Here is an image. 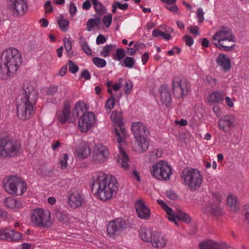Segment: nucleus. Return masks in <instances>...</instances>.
Instances as JSON below:
<instances>
[{
	"label": "nucleus",
	"mask_w": 249,
	"mask_h": 249,
	"mask_svg": "<svg viewBox=\"0 0 249 249\" xmlns=\"http://www.w3.org/2000/svg\"><path fill=\"white\" fill-rule=\"evenodd\" d=\"M38 98V93L30 84L23 85L17 104L18 117L22 120L31 118L35 113V107Z\"/></svg>",
	"instance_id": "nucleus-1"
},
{
	"label": "nucleus",
	"mask_w": 249,
	"mask_h": 249,
	"mask_svg": "<svg viewBox=\"0 0 249 249\" xmlns=\"http://www.w3.org/2000/svg\"><path fill=\"white\" fill-rule=\"evenodd\" d=\"M93 179V185H98L96 194L100 199L107 201L116 195L118 188L117 180L114 177L98 171L94 173Z\"/></svg>",
	"instance_id": "nucleus-2"
},
{
	"label": "nucleus",
	"mask_w": 249,
	"mask_h": 249,
	"mask_svg": "<svg viewBox=\"0 0 249 249\" xmlns=\"http://www.w3.org/2000/svg\"><path fill=\"white\" fill-rule=\"evenodd\" d=\"M110 118L112 122L119 128L120 130V132H119L116 127L115 128V136L118 143V148L119 151V154L117 157V162L122 168L124 170H127L129 168L128 162L129 161V159L123 148L124 146L126 145L125 139L126 132L123 126L122 114L116 111H113L111 113Z\"/></svg>",
	"instance_id": "nucleus-3"
},
{
	"label": "nucleus",
	"mask_w": 249,
	"mask_h": 249,
	"mask_svg": "<svg viewBox=\"0 0 249 249\" xmlns=\"http://www.w3.org/2000/svg\"><path fill=\"white\" fill-rule=\"evenodd\" d=\"M22 61L21 53L17 49L11 48L2 54V62L0 65V73L6 79L16 73Z\"/></svg>",
	"instance_id": "nucleus-4"
},
{
	"label": "nucleus",
	"mask_w": 249,
	"mask_h": 249,
	"mask_svg": "<svg viewBox=\"0 0 249 249\" xmlns=\"http://www.w3.org/2000/svg\"><path fill=\"white\" fill-rule=\"evenodd\" d=\"M212 41L214 45L221 50L230 51L235 46L234 44L228 45L230 42H235V37L231 30L222 28L217 32L213 36Z\"/></svg>",
	"instance_id": "nucleus-5"
},
{
	"label": "nucleus",
	"mask_w": 249,
	"mask_h": 249,
	"mask_svg": "<svg viewBox=\"0 0 249 249\" xmlns=\"http://www.w3.org/2000/svg\"><path fill=\"white\" fill-rule=\"evenodd\" d=\"M181 178L183 184L187 186L191 191L198 190L203 181V177L200 171L192 168L183 170Z\"/></svg>",
	"instance_id": "nucleus-6"
},
{
	"label": "nucleus",
	"mask_w": 249,
	"mask_h": 249,
	"mask_svg": "<svg viewBox=\"0 0 249 249\" xmlns=\"http://www.w3.org/2000/svg\"><path fill=\"white\" fill-rule=\"evenodd\" d=\"M3 187L8 193L16 196L22 195L27 190L25 182L15 176L6 178L3 180Z\"/></svg>",
	"instance_id": "nucleus-7"
},
{
	"label": "nucleus",
	"mask_w": 249,
	"mask_h": 249,
	"mask_svg": "<svg viewBox=\"0 0 249 249\" xmlns=\"http://www.w3.org/2000/svg\"><path fill=\"white\" fill-rule=\"evenodd\" d=\"M31 221L36 226L49 228L53 225L51 213L42 208L33 210L31 213Z\"/></svg>",
	"instance_id": "nucleus-8"
},
{
	"label": "nucleus",
	"mask_w": 249,
	"mask_h": 249,
	"mask_svg": "<svg viewBox=\"0 0 249 249\" xmlns=\"http://www.w3.org/2000/svg\"><path fill=\"white\" fill-rule=\"evenodd\" d=\"M157 202L166 212L168 219L170 221L173 222L176 225L178 226V225L177 219L182 220L187 223L191 222V218L190 216L180 209H177L176 211L174 212L163 200L158 199L157 200Z\"/></svg>",
	"instance_id": "nucleus-9"
},
{
	"label": "nucleus",
	"mask_w": 249,
	"mask_h": 249,
	"mask_svg": "<svg viewBox=\"0 0 249 249\" xmlns=\"http://www.w3.org/2000/svg\"><path fill=\"white\" fill-rule=\"evenodd\" d=\"M172 174V168L167 162L160 160L154 163L151 169V174L155 178L166 181Z\"/></svg>",
	"instance_id": "nucleus-10"
},
{
	"label": "nucleus",
	"mask_w": 249,
	"mask_h": 249,
	"mask_svg": "<svg viewBox=\"0 0 249 249\" xmlns=\"http://www.w3.org/2000/svg\"><path fill=\"white\" fill-rule=\"evenodd\" d=\"M19 148L18 142L0 139V155L2 157L14 156L18 152Z\"/></svg>",
	"instance_id": "nucleus-11"
},
{
	"label": "nucleus",
	"mask_w": 249,
	"mask_h": 249,
	"mask_svg": "<svg viewBox=\"0 0 249 249\" xmlns=\"http://www.w3.org/2000/svg\"><path fill=\"white\" fill-rule=\"evenodd\" d=\"M7 4L9 10L16 16H23L28 10L25 0H8Z\"/></svg>",
	"instance_id": "nucleus-12"
},
{
	"label": "nucleus",
	"mask_w": 249,
	"mask_h": 249,
	"mask_svg": "<svg viewBox=\"0 0 249 249\" xmlns=\"http://www.w3.org/2000/svg\"><path fill=\"white\" fill-rule=\"evenodd\" d=\"M67 198L69 205L73 209L81 206L84 201L81 192L76 188H72L68 192Z\"/></svg>",
	"instance_id": "nucleus-13"
},
{
	"label": "nucleus",
	"mask_w": 249,
	"mask_h": 249,
	"mask_svg": "<svg viewBox=\"0 0 249 249\" xmlns=\"http://www.w3.org/2000/svg\"><path fill=\"white\" fill-rule=\"evenodd\" d=\"M218 126L224 133H229L236 125V120L232 115H225L219 117Z\"/></svg>",
	"instance_id": "nucleus-14"
},
{
	"label": "nucleus",
	"mask_w": 249,
	"mask_h": 249,
	"mask_svg": "<svg viewBox=\"0 0 249 249\" xmlns=\"http://www.w3.org/2000/svg\"><path fill=\"white\" fill-rule=\"evenodd\" d=\"M108 155L109 151L106 146L102 144H98L94 147L92 159L95 163H100L106 161Z\"/></svg>",
	"instance_id": "nucleus-15"
},
{
	"label": "nucleus",
	"mask_w": 249,
	"mask_h": 249,
	"mask_svg": "<svg viewBox=\"0 0 249 249\" xmlns=\"http://www.w3.org/2000/svg\"><path fill=\"white\" fill-rule=\"evenodd\" d=\"M95 115L92 112H87L82 114L78 121L80 130L83 132H88L95 123Z\"/></svg>",
	"instance_id": "nucleus-16"
},
{
	"label": "nucleus",
	"mask_w": 249,
	"mask_h": 249,
	"mask_svg": "<svg viewBox=\"0 0 249 249\" xmlns=\"http://www.w3.org/2000/svg\"><path fill=\"white\" fill-rule=\"evenodd\" d=\"M124 229V222L119 218L110 221L107 228V234L110 237L118 235Z\"/></svg>",
	"instance_id": "nucleus-17"
},
{
	"label": "nucleus",
	"mask_w": 249,
	"mask_h": 249,
	"mask_svg": "<svg viewBox=\"0 0 249 249\" xmlns=\"http://www.w3.org/2000/svg\"><path fill=\"white\" fill-rule=\"evenodd\" d=\"M157 99L161 102L162 106L168 107L171 103L172 98L169 89L166 85H161L157 95Z\"/></svg>",
	"instance_id": "nucleus-18"
},
{
	"label": "nucleus",
	"mask_w": 249,
	"mask_h": 249,
	"mask_svg": "<svg viewBox=\"0 0 249 249\" xmlns=\"http://www.w3.org/2000/svg\"><path fill=\"white\" fill-rule=\"evenodd\" d=\"M136 212L139 218L147 220L150 218L151 212L146 206L145 202L142 199H138L135 204Z\"/></svg>",
	"instance_id": "nucleus-19"
},
{
	"label": "nucleus",
	"mask_w": 249,
	"mask_h": 249,
	"mask_svg": "<svg viewBox=\"0 0 249 249\" xmlns=\"http://www.w3.org/2000/svg\"><path fill=\"white\" fill-rule=\"evenodd\" d=\"M22 238L21 234L14 231L8 228L0 229V240L7 241H18Z\"/></svg>",
	"instance_id": "nucleus-20"
},
{
	"label": "nucleus",
	"mask_w": 249,
	"mask_h": 249,
	"mask_svg": "<svg viewBox=\"0 0 249 249\" xmlns=\"http://www.w3.org/2000/svg\"><path fill=\"white\" fill-rule=\"evenodd\" d=\"M167 239L162 233L156 232L153 234V237L151 240V244L153 247L161 249L164 248L167 244Z\"/></svg>",
	"instance_id": "nucleus-21"
},
{
	"label": "nucleus",
	"mask_w": 249,
	"mask_h": 249,
	"mask_svg": "<svg viewBox=\"0 0 249 249\" xmlns=\"http://www.w3.org/2000/svg\"><path fill=\"white\" fill-rule=\"evenodd\" d=\"M131 129L135 138L146 136L149 134V131L146 127L142 123L140 122L133 123Z\"/></svg>",
	"instance_id": "nucleus-22"
},
{
	"label": "nucleus",
	"mask_w": 249,
	"mask_h": 249,
	"mask_svg": "<svg viewBox=\"0 0 249 249\" xmlns=\"http://www.w3.org/2000/svg\"><path fill=\"white\" fill-rule=\"evenodd\" d=\"M199 248L200 249H233L225 244H220L211 240L201 242Z\"/></svg>",
	"instance_id": "nucleus-23"
},
{
	"label": "nucleus",
	"mask_w": 249,
	"mask_h": 249,
	"mask_svg": "<svg viewBox=\"0 0 249 249\" xmlns=\"http://www.w3.org/2000/svg\"><path fill=\"white\" fill-rule=\"evenodd\" d=\"M185 86L182 84L181 80L178 77H174L172 81V90L178 98L182 97L185 93Z\"/></svg>",
	"instance_id": "nucleus-24"
},
{
	"label": "nucleus",
	"mask_w": 249,
	"mask_h": 249,
	"mask_svg": "<svg viewBox=\"0 0 249 249\" xmlns=\"http://www.w3.org/2000/svg\"><path fill=\"white\" fill-rule=\"evenodd\" d=\"M71 107L69 103H65L61 111H58L56 113L58 121L61 124L68 122L70 119Z\"/></svg>",
	"instance_id": "nucleus-25"
},
{
	"label": "nucleus",
	"mask_w": 249,
	"mask_h": 249,
	"mask_svg": "<svg viewBox=\"0 0 249 249\" xmlns=\"http://www.w3.org/2000/svg\"><path fill=\"white\" fill-rule=\"evenodd\" d=\"M75 153L79 158L86 159L90 155V150L88 143L81 142L76 147Z\"/></svg>",
	"instance_id": "nucleus-26"
},
{
	"label": "nucleus",
	"mask_w": 249,
	"mask_h": 249,
	"mask_svg": "<svg viewBox=\"0 0 249 249\" xmlns=\"http://www.w3.org/2000/svg\"><path fill=\"white\" fill-rule=\"evenodd\" d=\"M225 94L224 91L215 90L209 95L208 101L211 104H221L224 100Z\"/></svg>",
	"instance_id": "nucleus-27"
},
{
	"label": "nucleus",
	"mask_w": 249,
	"mask_h": 249,
	"mask_svg": "<svg viewBox=\"0 0 249 249\" xmlns=\"http://www.w3.org/2000/svg\"><path fill=\"white\" fill-rule=\"evenodd\" d=\"M215 61L218 66L225 71H230L231 67V61L229 58L225 54L221 53L216 58Z\"/></svg>",
	"instance_id": "nucleus-28"
},
{
	"label": "nucleus",
	"mask_w": 249,
	"mask_h": 249,
	"mask_svg": "<svg viewBox=\"0 0 249 249\" xmlns=\"http://www.w3.org/2000/svg\"><path fill=\"white\" fill-rule=\"evenodd\" d=\"M204 213L209 215L218 216L222 214V212L219 206L215 204H209L203 209Z\"/></svg>",
	"instance_id": "nucleus-29"
},
{
	"label": "nucleus",
	"mask_w": 249,
	"mask_h": 249,
	"mask_svg": "<svg viewBox=\"0 0 249 249\" xmlns=\"http://www.w3.org/2000/svg\"><path fill=\"white\" fill-rule=\"evenodd\" d=\"M155 231L151 229L142 227L139 231V236L141 239L146 242H150L153 237V234Z\"/></svg>",
	"instance_id": "nucleus-30"
},
{
	"label": "nucleus",
	"mask_w": 249,
	"mask_h": 249,
	"mask_svg": "<svg viewBox=\"0 0 249 249\" xmlns=\"http://www.w3.org/2000/svg\"><path fill=\"white\" fill-rule=\"evenodd\" d=\"M135 139L137 143L136 151L139 152H142L147 150L149 146V141L145 136Z\"/></svg>",
	"instance_id": "nucleus-31"
},
{
	"label": "nucleus",
	"mask_w": 249,
	"mask_h": 249,
	"mask_svg": "<svg viewBox=\"0 0 249 249\" xmlns=\"http://www.w3.org/2000/svg\"><path fill=\"white\" fill-rule=\"evenodd\" d=\"M89 108L86 104L82 101H79L75 105L73 109V113L76 116H79L81 114H84L88 110Z\"/></svg>",
	"instance_id": "nucleus-32"
},
{
	"label": "nucleus",
	"mask_w": 249,
	"mask_h": 249,
	"mask_svg": "<svg viewBox=\"0 0 249 249\" xmlns=\"http://www.w3.org/2000/svg\"><path fill=\"white\" fill-rule=\"evenodd\" d=\"M79 39L82 50L87 55H91L92 54V50L88 44L86 38L83 36H80Z\"/></svg>",
	"instance_id": "nucleus-33"
},
{
	"label": "nucleus",
	"mask_w": 249,
	"mask_h": 249,
	"mask_svg": "<svg viewBox=\"0 0 249 249\" xmlns=\"http://www.w3.org/2000/svg\"><path fill=\"white\" fill-rule=\"evenodd\" d=\"M94 9L98 15H102L106 12V9L98 0H91Z\"/></svg>",
	"instance_id": "nucleus-34"
},
{
	"label": "nucleus",
	"mask_w": 249,
	"mask_h": 249,
	"mask_svg": "<svg viewBox=\"0 0 249 249\" xmlns=\"http://www.w3.org/2000/svg\"><path fill=\"white\" fill-rule=\"evenodd\" d=\"M120 64L122 66L132 69L133 68L134 65L135 64V60L133 57L130 56H126L124 59L123 61Z\"/></svg>",
	"instance_id": "nucleus-35"
},
{
	"label": "nucleus",
	"mask_w": 249,
	"mask_h": 249,
	"mask_svg": "<svg viewBox=\"0 0 249 249\" xmlns=\"http://www.w3.org/2000/svg\"><path fill=\"white\" fill-rule=\"evenodd\" d=\"M125 51L122 48H118L116 52L112 55L113 59L117 61H121L124 58Z\"/></svg>",
	"instance_id": "nucleus-36"
},
{
	"label": "nucleus",
	"mask_w": 249,
	"mask_h": 249,
	"mask_svg": "<svg viewBox=\"0 0 249 249\" xmlns=\"http://www.w3.org/2000/svg\"><path fill=\"white\" fill-rule=\"evenodd\" d=\"M100 24V19L99 18H90L87 22L86 30L89 32H90L95 26Z\"/></svg>",
	"instance_id": "nucleus-37"
},
{
	"label": "nucleus",
	"mask_w": 249,
	"mask_h": 249,
	"mask_svg": "<svg viewBox=\"0 0 249 249\" xmlns=\"http://www.w3.org/2000/svg\"><path fill=\"white\" fill-rule=\"evenodd\" d=\"M4 203L6 207L11 209L16 208L18 205L17 200L12 197L6 198Z\"/></svg>",
	"instance_id": "nucleus-38"
},
{
	"label": "nucleus",
	"mask_w": 249,
	"mask_h": 249,
	"mask_svg": "<svg viewBox=\"0 0 249 249\" xmlns=\"http://www.w3.org/2000/svg\"><path fill=\"white\" fill-rule=\"evenodd\" d=\"M57 22L59 26L62 31H66L67 30V27L69 25L70 22L67 19H64L62 15L57 20Z\"/></svg>",
	"instance_id": "nucleus-39"
},
{
	"label": "nucleus",
	"mask_w": 249,
	"mask_h": 249,
	"mask_svg": "<svg viewBox=\"0 0 249 249\" xmlns=\"http://www.w3.org/2000/svg\"><path fill=\"white\" fill-rule=\"evenodd\" d=\"M115 47V45L111 44L105 45L103 47L102 51L100 52V55L104 57L108 56Z\"/></svg>",
	"instance_id": "nucleus-40"
},
{
	"label": "nucleus",
	"mask_w": 249,
	"mask_h": 249,
	"mask_svg": "<svg viewBox=\"0 0 249 249\" xmlns=\"http://www.w3.org/2000/svg\"><path fill=\"white\" fill-rule=\"evenodd\" d=\"M69 156L66 153L62 154L59 159L60 167L62 169H65L68 166V160Z\"/></svg>",
	"instance_id": "nucleus-41"
},
{
	"label": "nucleus",
	"mask_w": 249,
	"mask_h": 249,
	"mask_svg": "<svg viewBox=\"0 0 249 249\" xmlns=\"http://www.w3.org/2000/svg\"><path fill=\"white\" fill-rule=\"evenodd\" d=\"M237 203V198L232 195H229L227 198V204L233 210L236 209V205Z\"/></svg>",
	"instance_id": "nucleus-42"
},
{
	"label": "nucleus",
	"mask_w": 249,
	"mask_h": 249,
	"mask_svg": "<svg viewBox=\"0 0 249 249\" xmlns=\"http://www.w3.org/2000/svg\"><path fill=\"white\" fill-rule=\"evenodd\" d=\"M93 63L98 68H102L107 65V62L105 59L98 57H95L92 59Z\"/></svg>",
	"instance_id": "nucleus-43"
},
{
	"label": "nucleus",
	"mask_w": 249,
	"mask_h": 249,
	"mask_svg": "<svg viewBox=\"0 0 249 249\" xmlns=\"http://www.w3.org/2000/svg\"><path fill=\"white\" fill-rule=\"evenodd\" d=\"M115 105V99L113 97H111L108 98L106 102L105 108L107 111H110L113 109Z\"/></svg>",
	"instance_id": "nucleus-44"
},
{
	"label": "nucleus",
	"mask_w": 249,
	"mask_h": 249,
	"mask_svg": "<svg viewBox=\"0 0 249 249\" xmlns=\"http://www.w3.org/2000/svg\"><path fill=\"white\" fill-rule=\"evenodd\" d=\"M64 44L65 48L68 54L71 55L72 54V45L69 39L65 38L64 39Z\"/></svg>",
	"instance_id": "nucleus-45"
},
{
	"label": "nucleus",
	"mask_w": 249,
	"mask_h": 249,
	"mask_svg": "<svg viewBox=\"0 0 249 249\" xmlns=\"http://www.w3.org/2000/svg\"><path fill=\"white\" fill-rule=\"evenodd\" d=\"M244 224L249 226V205H246L245 206L244 209Z\"/></svg>",
	"instance_id": "nucleus-46"
},
{
	"label": "nucleus",
	"mask_w": 249,
	"mask_h": 249,
	"mask_svg": "<svg viewBox=\"0 0 249 249\" xmlns=\"http://www.w3.org/2000/svg\"><path fill=\"white\" fill-rule=\"evenodd\" d=\"M112 16L111 14L105 16L103 18V22L104 25L108 28L112 23Z\"/></svg>",
	"instance_id": "nucleus-47"
},
{
	"label": "nucleus",
	"mask_w": 249,
	"mask_h": 249,
	"mask_svg": "<svg viewBox=\"0 0 249 249\" xmlns=\"http://www.w3.org/2000/svg\"><path fill=\"white\" fill-rule=\"evenodd\" d=\"M68 65L69 71L72 73L75 74L78 71V67L75 65L72 61L69 60Z\"/></svg>",
	"instance_id": "nucleus-48"
},
{
	"label": "nucleus",
	"mask_w": 249,
	"mask_h": 249,
	"mask_svg": "<svg viewBox=\"0 0 249 249\" xmlns=\"http://www.w3.org/2000/svg\"><path fill=\"white\" fill-rule=\"evenodd\" d=\"M57 217L60 221L63 223H66L69 220L68 215L62 212H58L57 213Z\"/></svg>",
	"instance_id": "nucleus-49"
},
{
	"label": "nucleus",
	"mask_w": 249,
	"mask_h": 249,
	"mask_svg": "<svg viewBox=\"0 0 249 249\" xmlns=\"http://www.w3.org/2000/svg\"><path fill=\"white\" fill-rule=\"evenodd\" d=\"M188 29L190 33L196 36H198L199 35V28L196 25H191L188 27Z\"/></svg>",
	"instance_id": "nucleus-50"
},
{
	"label": "nucleus",
	"mask_w": 249,
	"mask_h": 249,
	"mask_svg": "<svg viewBox=\"0 0 249 249\" xmlns=\"http://www.w3.org/2000/svg\"><path fill=\"white\" fill-rule=\"evenodd\" d=\"M196 18L199 23H201L204 21V13L201 8H199L197 10Z\"/></svg>",
	"instance_id": "nucleus-51"
},
{
	"label": "nucleus",
	"mask_w": 249,
	"mask_h": 249,
	"mask_svg": "<svg viewBox=\"0 0 249 249\" xmlns=\"http://www.w3.org/2000/svg\"><path fill=\"white\" fill-rule=\"evenodd\" d=\"M133 87V82L131 81H127L125 83V89H124V92L127 94L130 91Z\"/></svg>",
	"instance_id": "nucleus-52"
},
{
	"label": "nucleus",
	"mask_w": 249,
	"mask_h": 249,
	"mask_svg": "<svg viewBox=\"0 0 249 249\" xmlns=\"http://www.w3.org/2000/svg\"><path fill=\"white\" fill-rule=\"evenodd\" d=\"M206 80L207 82L212 87L215 86L217 84L216 79L211 75L207 76Z\"/></svg>",
	"instance_id": "nucleus-53"
},
{
	"label": "nucleus",
	"mask_w": 249,
	"mask_h": 249,
	"mask_svg": "<svg viewBox=\"0 0 249 249\" xmlns=\"http://www.w3.org/2000/svg\"><path fill=\"white\" fill-rule=\"evenodd\" d=\"M58 90V86H53L48 88L47 90V94L49 95H53Z\"/></svg>",
	"instance_id": "nucleus-54"
},
{
	"label": "nucleus",
	"mask_w": 249,
	"mask_h": 249,
	"mask_svg": "<svg viewBox=\"0 0 249 249\" xmlns=\"http://www.w3.org/2000/svg\"><path fill=\"white\" fill-rule=\"evenodd\" d=\"M184 40L185 41L187 45L191 46L194 43L193 38L189 35H186L184 37Z\"/></svg>",
	"instance_id": "nucleus-55"
},
{
	"label": "nucleus",
	"mask_w": 249,
	"mask_h": 249,
	"mask_svg": "<svg viewBox=\"0 0 249 249\" xmlns=\"http://www.w3.org/2000/svg\"><path fill=\"white\" fill-rule=\"evenodd\" d=\"M166 196L171 200H175L177 198L176 194L172 190L167 191L166 192Z\"/></svg>",
	"instance_id": "nucleus-56"
},
{
	"label": "nucleus",
	"mask_w": 249,
	"mask_h": 249,
	"mask_svg": "<svg viewBox=\"0 0 249 249\" xmlns=\"http://www.w3.org/2000/svg\"><path fill=\"white\" fill-rule=\"evenodd\" d=\"M117 8L121 9L122 10H125L128 8V4L126 3L122 4L119 1H115L114 2Z\"/></svg>",
	"instance_id": "nucleus-57"
},
{
	"label": "nucleus",
	"mask_w": 249,
	"mask_h": 249,
	"mask_svg": "<svg viewBox=\"0 0 249 249\" xmlns=\"http://www.w3.org/2000/svg\"><path fill=\"white\" fill-rule=\"evenodd\" d=\"M106 40V38L103 35H99L96 38V43L97 45H100L105 43Z\"/></svg>",
	"instance_id": "nucleus-58"
},
{
	"label": "nucleus",
	"mask_w": 249,
	"mask_h": 249,
	"mask_svg": "<svg viewBox=\"0 0 249 249\" xmlns=\"http://www.w3.org/2000/svg\"><path fill=\"white\" fill-rule=\"evenodd\" d=\"M166 8L171 12L180 14V13L178 12V8L176 5H167Z\"/></svg>",
	"instance_id": "nucleus-59"
},
{
	"label": "nucleus",
	"mask_w": 249,
	"mask_h": 249,
	"mask_svg": "<svg viewBox=\"0 0 249 249\" xmlns=\"http://www.w3.org/2000/svg\"><path fill=\"white\" fill-rule=\"evenodd\" d=\"M45 12H51L53 10V7L51 5V1L48 0L46 2L44 5Z\"/></svg>",
	"instance_id": "nucleus-60"
},
{
	"label": "nucleus",
	"mask_w": 249,
	"mask_h": 249,
	"mask_svg": "<svg viewBox=\"0 0 249 249\" xmlns=\"http://www.w3.org/2000/svg\"><path fill=\"white\" fill-rule=\"evenodd\" d=\"M81 77L84 78L86 80H89L90 79V73L88 70H84L81 73Z\"/></svg>",
	"instance_id": "nucleus-61"
},
{
	"label": "nucleus",
	"mask_w": 249,
	"mask_h": 249,
	"mask_svg": "<svg viewBox=\"0 0 249 249\" xmlns=\"http://www.w3.org/2000/svg\"><path fill=\"white\" fill-rule=\"evenodd\" d=\"M77 12L76 6L73 3H71L70 4V13L72 16L75 15Z\"/></svg>",
	"instance_id": "nucleus-62"
},
{
	"label": "nucleus",
	"mask_w": 249,
	"mask_h": 249,
	"mask_svg": "<svg viewBox=\"0 0 249 249\" xmlns=\"http://www.w3.org/2000/svg\"><path fill=\"white\" fill-rule=\"evenodd\" d=\"M132 177L135 178L138 182L141 181V177L140 173L136 169L133 170L132 172Z\"/></svg>",
	"instance_id": "nucleus-63"
},
{
	"label": "nucleus",
	"mask_w": 249,
	"mask_h": 249,
	"mask_svg": "<svg viewBox=\"0 0 249 249\" xmlns=\"http://www.w3.org/2000/svg\"><path fill=\"white\" fill-rule=\"evenodd\" d=\"M91 7V3L89 0H86L82 5V8L83 9L88 10Z\"/></svg>",
	"instance_id": "nucleus-64"
}]
</instances>
